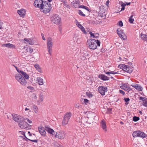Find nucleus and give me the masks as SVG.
<instances>
[{"label":"nucleus","mask_w":147,"mask_h":147,"mask_svg":"<svg viewBox=\"0 0 147 147\" xmlns=\"http://www.w3.org/2000/svg\"><path fill=\"white\" fill-rule=\"evenodd\" d=\"M95 117L96 114L94 113L89 112L87 117H82L81 119V121L84 125L90 127L93 125Z\"/></svg>","instance_id":"nucleus-1"},{"label":"nucleus","mask_w":147,"mask_h":147,"mask_svg":"<svg viewBox=\"0 0 147 147\" xmlns=\"http://www.w3.org/2000/svg\"><path fill=\"white\" fill-rule=\"evenodd\" d=\"M26 79L29 78V76L24 72L20 71V74H18L15 75V77L16 79L22 85H25L27 82L24 77Z\"/></svg>","instance_id":"nucleus-2"},{"label":"nucleus","mask_w":147,"mask_h":147,"mask_svg":"<svg viewBox=\"0 0 147 147\" xmlns=\"http://www.w3.org/2000/svg\"><path fill=\"white\" fill-rule=\"evenodd\" d=\"M87 43L88 47L89 49L94 50L98 46H100V43L98 40H97L96 42L95 39H92L88 40Z\"/></svg>","instance_id":"nucleus-3"},{"label":"nucleus","mask_w":147,"mask_h":147,"mask_svg":"<svg viewBox=\"0 0 147 147\" xmlns=\"http://www.w3.org/2000/svg\"><path fill=\"white\" fill-rule=\"evenodd\" d=\"M52 7L51 5L49 3L45 1L44 2L42 7H40V10L42 12L45 13H47L50 12L51 10Z\"/></svg>","instance_id":"nucleus-4"},{"label":"nucleus","mask_w":147,"mask_h":147,"mask_svg":"<svg viewBox=\"0 0 147 147\" xmlns=\"http://www.w3.org/2000/svg\"><path fill=\"white\" fill-rule=\"evenodd\" d=\"M71 115L72 114L71 112H67L65 113L63 117L62 122V124L63 126H65L68 124Z\"/></svg>","instance_id":"nucleus-5"},{"label":"nucleus","mask_w":147,"mask_h":147,"mask_svg":"<svg viewBox=\"0 0 147 147\" xmlns=\"http://www.w3.org/2000/svg\"><path fill=\"white\" fill-rule=\"evenodd\" d=\"M12 116L13 119L17 122L21 123L25 120L24 117L22 116L18 115L16 114H13Z\"/></svg>","instance_id":"nucleus-6"},{"label":"nucleus","mask_w":147,"mask_h":147,"mask_svg":"<svg viewBox=\"0 0 147 147\" xmlns=\"http://www.w3.org/2000/svg\"><path fill=\"white\" fill-rule=\"evenodd\" d=\"M53 45L52 39L50 37H48L47 39V46L48 51L50 55H51L52 48Z\"/></svg>","instance_id":"nucleus-7"},{"label":"nucleus","mask_w":147,"mask_h":147,"mask_svg":"<svg viewBox=\"0 0 147 147\" xmlns=\"http://www.w3.org/2000/svg\"><path fill=\"white\" fill-rule=\"evenodd\" d=\"M132 136L134 137H138L142 138L147 136V135L146 134L140 130L134 131L132 134Z\"/></svg>","instance_id":"nucleus-8"},{"label":"nucleus","mask_w":147,"mask_h":147,"mask_svg":"<svg viewBox=\"0 0 147 147\" xmlns=\"http://www.w3.org/2000/svg\"><path fill=\"white\" fill-rule=\"evenodd\" d=\"M51 20L54 23L59 24L60 22L61 18L58 15L54 14L53 15L51 18Z\"/></svg>","instance_id":"nucleus-9"},{"label":"nucleus","mask_w":147,"mask_h":147,"mask_svg":"<svg viewBox=\"0 0 147 147\" xmlns=\"http://www.w3.org/2000/svg\"><path fill=\"white\" fill-rule=\"evenodd\" d=\"M119 66L121 69L129 73H131L132 71V69L128 65H126L125 64H122L119 65Z\"/></svg>","instance_id":"nucleus-10"},{"label":"nucleus","mask_w":147,"mask_h":147,"mask_svg":"<svg viewBox=\"0 0 147 147\" xmlns=\"http://www.w3.org/2000/svg\"><path fill=\"white\" fill-rule=\"evenodd\" d=\"M117 32L120 37L124 40L127 39V36L123 31L119 28L117 30Z\"/></svg>","instance_id":"nucleus-11"},{"label":"nucleus","mask_w":147,"mask_h":147,"mask_svg":"<svg viewBox=\"0 0 147 147\" xmlns=\"http://www.w3.org/2000/svg\"><path fill=\"white\" fill-rule=\"evenodd\" d=\"M65 133L64 131L63 130L57 132H56L55 135L57 138L59 139H62L64 138L65 137Z\"/></svg>","instance_id":"nucleus-12"},{"label":"nucleus","mask_w":147,"mask_h":147,"mask_svg":"<svg viewBox=\"0 0 147 147\" xmlns=\"http://www.w3.org/2000/svg\"><path fill=\"white\" fill-rule=\"evenodd\" d=\"M45 1L43 0H36L34 2V5L36 7L40 8L42 7Z\"/></svg>","instance_id":"nucleus-13"},{"label":"nucleus","mask_w":147,"mask_h":147,"mask_svg":"<svg viewBox=\"0 0 147 147\" xmlns=\"http://www.w3.org/2000/svg\"><path fill=\"white\" fill-rule=\"evenodd\" d=\"M98 90L99 92L102 95L105 94V93L107 91V88L105 86H99L98 88Z\"/></svg>","instance_id":"nucleus-14"},{"label":"nucleus","mask_w":147,"mask_h":147,"mask_svg":"<svg viewBox=\"0 0 147 147\" xmlns=\"http://www.w3.org/2000/svg\"><path fill=\"white\" fill-rule=\"evenodd\" d=\"M19 126L21 128L23 129H26L28 128L29 124L26 122L24 121L21 123H19L18 124Z\"/></svg>","instance_id":"nucleus-15"},{"label":"nucleus","mask_w":147,"mask_h":147,"mask_svg":"<svg viewBox=\"0 0 147 147\" xmlns=\"http://www.w3.org/2000/svg\"><path fill=\"white\" fill-rule=\"evenodd\" d=\"M45 130L49 133L50 134L53 135H55V134L56 132L53 129L46 126H45Z\"/></svg>","instance_id":"nucleus-16"},{"label":"nucleus","mask_w":147,"mask_h":147,"mask_svg":"<svg viewBox=\"0 0 147 147\" xmlns=\"http://www.w3.org/2000/svg\"><path fill=\"white\" fill-rule=\"evenodd\" d=\"M38 130L40 134L43 136H45L46 135V132L45 131V128L43 127H38Z\"/></svg>","instance_id":"nucleus-17"},{"label":"nucleus","mask_w":147,"mask_h":147,"mask_svg":"<svg viewBox=\"0 0 147 147\" xmlns=\"http://www.w3.org/2000/svg\"><path fill=\"white\" fill-rule=\"evenodd\" d=\"M18 13L22 17H24L25 15V10L21 9L17 11Z\"/></svg>","instance_id":"nucleus-18"},{"label":"nucleus","mask_w":147,"mask_h":147,"mask_svg":"<svg viewBox=\"0 0 147 147\" xmlns=\"http://www.w3.org/2000/svg\"><path fill=\"white\" fill-rule=\"evenodd\" d=\"M131 86L138 91H141L142 90V87L141 86L138 85L137 84H134L132 85Z\"/></svg>","instance_id":"nucleus-19"},{"label":"nucleus","mask_w":147,"mask_h":147,"mask_svg":"<svg viewBox=\"0 0 147 147\" xmlns=\"http://www.w3.org/2000/svg\"><path fill=\"white\" fill-rule=\"evenodd\" d=\"M37 83L40 85H42L44 84V82L42 79L40 77H38L36 79Z\"/></svg>","instance_id":"nucleus-20"},{"label":"nucleus","mask_w":147,"mask_h":147,"mask_svg":"<svg viewBox=\"0 0 147 147\" xmlns=\"http://www.w3.org/2000/svg\"><path fill=\"white\" fill-rule=\"evenodd\" d=\"M98 77L103 80H109V77L103 74L99 75L98 76Z\"/></svg>","instance_id":"nucleus-21"},{"label":"nucleus","mask_w":147,"mask_h":147,"mask_svg":"<svg viewBox=\"0 0 147 147\" xmlns=\"http://www.w3.org/2000/svg\"><path fill=\"white\" fill-rule=\"evenodd\" d=\"M101 126L102 128L105 131H107L106 129V125L105 122L104 121H102L100 122Z\"/></svg>","instance_id":"nucleus-22"},{"label":"nucleus","mask_w":147,"mask_h":147,"mask_svg":"<svg viewBox=\"0 0 147 147\" xmlns=\"http://www.w3.org/2000/svg\"><path fill=\"white\" fill-rule=\"evenodd\" d=\"M34 67L39 72L42 73V70L40 67L39 65L38 64H36L34 65Z\"/></svg>","instance_id":"nucleus-23"},{"label":"nucleus","mask_w":147,"mask_h":147,"mask_svg":"<svg viewBox=\"0 0 147 147\" xmlns=\"http://www.w3.org/2000/svg\"><path fill=\"white\" fill-rule=\"evenodd\" d=\"M121 88L124 90H127L128 89V86L126 84H124L121 86Z\"/></svg>","instance_id":"nucleus-24"},{"label":"nucleus","mask_w":147,"mask_h":147,"mask_svg":"<svg viewBox=\"0 0 147 147\" xmlns=\"http://www.w3.org/2000/svg\"><path fill=\"white\" fill-rule=\"evenodd\" d=\"M105 74H108V75L109 76H110V74H118L117 72L114 71H111L110 72H106Z\"/></svg>","instance_id":"nucleus-25"},{"label":"nucleus","mask_w":147,"mask_h":147,"mask_svg":"<svg viewBox=\"0 0 147 147\" xmlns=\"http://www.w3.org/2000/svg\"><path fill=\"white\" fill-rule=\"evenodd\" d=\"M78 27L81 30L83 33L85 34H86V32L84 28L82 25H79Z\"/></svg>","instance_id":"nucleus-26"},{"label":"nucleus","mask_w":147,"mask_h":147,"mask_svg":"<svg viewBox=\"0 0 147 147\" xmlns=\"http://www.w3.org/2000/svg\"><path fill=\"white\" fill-rule=\"evenodd\" d=\"M79 8H84L86 10H87L88 11H90V9L88 7H87L83 5H80L79 7Z\"/></svg>","instance_id":"nucleus-27"},{"label":"nucleus","mask_w":147,"mask_h":147,"mask_svg":"<svg viewBox=\"0 0 147 147\" xmlns=\"http://www.w3.org/2000/svg\"><path fill=\"white\" fill-rule=\"evenodd\" d=\"M133 15H131L129 18L128 21L130 23H133V22L134 21V19L133 18Z\"/></svg>","instance_id":"nucleus-28"},{"label":"nucleus","mask_w":147,"mask_h":147,"mask_svg":"<svg viewBox=\"0 0 147 147\" xmlns=\"http://www.w3.org/2000/svg\"><path fill=\"white\" fill-rule=\"evenodd\" d=\"M141 38L143 40L146 41L147 40V35L146 34H141Z\"/></svg>","instance_id":"nucleus-29"},{"label":"nucleus","mask_w":147,"mask_h":147,"mask_svg":"<svg viewBox=\"0 0 147 147\" xmlns=\"http://www.w3.org/2000/svg\"><path fill=\"white\" fill-rule=\"evenodd\" d=\"M32 109L34 111V112L36 113H37L38 109V107L37 106L35 105H34L33 106Z\"/></svg>","instance_id":"nucleus-30"},{"label":"nucleus","mask_w":147,"mask_h":147,"mask_svg":"<svg viewBox=\"0 0 147 147\" xmlns=\"http://www.w3.org/2000/svg\"><path fill=\"white\" fill-rule=\"evenodd\" d=\"M43 98H44L43 95L42 93L40 94V95H39L40 100H39V101H38V102H40H40H42L43 100Z\"/></svg>","instance_id":"nucleus-31"},{"label":"nucleus","mask_w":147,"mask_h":147,"mask_svg":"<svg viewBox=\"0 0 147 147\" xmlns=\"http://www.w3.org/2000/svg\"><path fill=\"white\" fill-rule=\"evenodd\" d=\"M53 146L54 147H63L59 144L56 142H54L53 143Z\"/></svg>","instance_id":"nucleus-32"},{"label":"nucleus","mask_w":147,"mask_h":147,"mask_svg":"<svg viewBox=\"0 0 147 147\" xmlns=\"http://www.w3.org/2000/svg\"><path fill=\"white\" fill-rule=\"evenodd\" d=\"M140 119V118L138 117L134 116L133 117V120L134 121L136 122Z\"/></svg>","instance_id":"nucleus-33"},{"label":"nucleus","mask_w":147,"mask_h":147,"mask_svg":"<svg viewBox=\"0 0 147 147\" xmlns=\"http://www.w3.org/2000/svg\"><path fill=\"white\" fill-rule=\"evenodd\" d=\"M126 4H125L123 3H122L121 4V6L122 7L120 11L123 10L125 9V6L126 5Z\"/></svg>","instance_id":"nucleus-34"},{"label":"nucleus","mask_w":147,"mask_h":147,"mask_svg":"<svg viewBox=\"0 0 147 147\" xmlns=\"http://www.w3.org/2000/svg\"><path fill=\"white\" fill-rule=\"evenodd\" d=\"M78 13L79 15L83 16L84 17L85 16V15L84 14L83 12L80 10L78 11Z\"/></svg>","instance_id":"nucleus-35"},{"label":"nucleus","mask_w":147,"mask_h":147,"mask_svg":"<svg viewBox=\"0 0 147 147\" xmlns=\"http://www.w3.org/2000/svg\"><path fill=\"white\" fill-rule=\"evenodd\" d=\"M75 106L76 108L80 109L81 108V105L78 103H77L75 104Z\"/></svg>","instance_id":"nucleus-36"},{"label":"nucleus","mask_w":147,"mask_h":147,"mask_svg":"<svg viewBox=\"0 0 147 147\" xmlns=\"http://www.w3.org/2000/svg\"><path fill=\"white\" fill-rule=\"evenodd\" d=\"M117 25L121 27L123 26V23L122 21H119L117 23Z\"/></svg>","instance_id":"nucleus-37"},{"label":"nucleus","mask_w":147,"mask_h":147,"mask_svg":"<svg viewBox=\"0 0 147 147\" xmlns=\"http://www.w3.org/2000/svg\"><path fill=\"white\" fill-rule=\"evenodd\" d=\"M27 44H29L30 45H32L34 44V42L32 41L30 39L29 41L28 42V43H26Z\"/></svg>","instance_id":"nucleus-38"},{"label":"nucleus","mask_w":147,"mask_h":147,"mask_svg":"<svg viewBox=\"0 0 147 147\" xmlns=\"http://www.w3.org/2000/svg\"><path fill=\"white\" fill-rule=\"evenodd\" d=\"M10 46V43H7L4 44L3 45V47H7L9 48Z\"/></svg>","instance_id":"nucleus-39"},{"label":"nucleus","mask_w":147,"mask_h":147,"mask_svg":"<svg viewBox=\"0 0 147 147\" xmlns=\"http://www.w3.org/2000/svg\"><path fill=\"white\" fill-rule=\"evenodd\" d=\"M143 105L145 107H147V98L144 100Z\"/></svg>","instance_id":"nucleus-40"},{"label":"nucleus","mask_w":147,"mask_h":147,"mask_svg":"<svg viewBox=\"0 0 147 147\" xmlns=\"http://www.w3.org/2000/svg\"><path fill=\"white\" fill-rule=\"evenodd\" d=\"M87 96H88L89 98H91L92 96V94L90 93L89 92H87Z\"/></svg>","instance_id":"nucleus-41"},{"label":"nucleus","mask_w":147,"mask_h":147,"mask_svg":"<svg viewBox=\"0 0 147 147\" xmlns=\"http://www.w3.org/2000/svg\"><path fill=\"white\" fill-rule=\"evenodd\" d=\"M60 1L63 3H64L65 4V5L66 6H67L68 5L66 3V0H60Z\"/></svg>","instance_id":"nucleus-42"},{"label":"nucleus","mask_w":147,"mask_h":147,"mask_svg":"<svg viewBox=\"0 0 147 147\" xmlns=\"http://www.w3.org/2000/svg\"><path fill=\"white\" fill-rule=\"evenodd\" d=\"M125 102H127L129 100V98H125L124 99ZM128 104V102H126V104Z\"/></svg>","instance_id":"nucleus-43"},{"label":"nucleus","mask_w":147,"mask_h":147,"mask_svg":"<svg viewBox=\"0 0 147 147\" xmlns=\"http://www.w3.org/2000/svg\"><path fill=\"white\" fill-rule=\"evenodd\" d=\"M24 136H25V137L28 140H29L30 141H32V142H38V140H32L29 139H28V138H27L26 137V136H25V135H24Z\"/></svg>","instance_id":"nucleus-44"},{"label":"nucleus","mask_w":147,"mask_h":147,"mask_svg":"<svg viewBox=\"0 0 147 147\" xmlns=\"http://www.w3.org/2000/svg\"><path fill=\"white\" fill-rule=\"evenodd\" d=\"M87 96V92H86V93H82V94H81V96L82 97H86V96Z\"/></svg>","instance_id":"nucleus-45"},{"label":"nucleus","mask_w":147,"mask_h":147,"mask_svg":"<svg viewBox=\"0 0 147 147\" xmlns=\"http://www.w3.org/2000/svg\"><path fill=\"white\" fill-rule=\"evenodd\" d=\"M146 99H147V98H143V97H140V100H142V101H143V104L144 103V100H145Z\"/></svg>","instance_id":"nucleus-46"},{"label":"nucleus","mask_w":147,"mask_h":147,"mask_svg":"<svg viewBox=\"0 0 147 147\" xmlns=\"http://www.w3.org/2000/svg\"><path fill=\"white\" fill-rule=\"evenodd\" d=\"M89 33L90 34V37L92 38H94V36L95 35H94V34L92 32H90Z\"/></svg>","instance_id":"nucleus-47"},{"label":"nucleus","mask_w":147,"mask_h":147,"mask_svg":"<svg viewBox=\"0 0 147 147\" xmlns=\"http://www.w3.org/2000/svg\"><path fill=\"white\" fill-rule=\"evenodd\" d=\"M25 120H26L27 121L30 123H32V121L28 118H26L25 119Z\"/></svg>","instance_id":"nucleus-48"},{"label":"nucleus","mask_w":147,"mask_h":147,"mask_svg":"<svg viewBox=\"0 0 147 147\" xmlns=\"http://www.w3.org/2000/svg\"><path fill=\"white\" fill-rule=\"evenodd\" d=\"M15 47V46L14 45L10 44V46L9 48H14Z\"/></svg>","instance_id":"nucleus-49"},{"label":"nucleus","mask_w":147,"mask_h":147,"mask_svg":"<svg viewBox=\"0 0 147 147\" xmlns=\"http://www.w3.org/2000/svg\"><path fill=\"white\" fill-rule=\"evenodd\" d=\"M84 102L86 104H87V103H88V100L86 99H84Z\"/></svg>","instance_id":"nucleus-50"},{"label":"nucleus","mask_w":147,"mask_h":147,"mask_svg":"<svg viewBox=\"0 0 147 147\" xmlns=\"http://www.w3.org/2000/svg\"><path fill=\"white\" fill-rule=\"evenodd\" d=\"M119 92L120 93H121V94H123V95H124L125 94V92L121 90H119Z\"/></svg>","instance_id":"nucleus-51"},{"label":"nucleus","mask_w":147,"mask_h":147,"mask_svg":"<svg viewBox=\"0 0 147 147\" xmlns=\"http://www.w3.org/2000/svg\"><path fill=\"white\" fill-rule=\"evenodd\" d=\"M27 88L30 90H33L34 89V88L32 87L31 86H28L27 87Z\"/></svg>","instance_id":"nucleus-52"},{"label":"nucleus","mask_w":147,"mask_h":147,"mask_svg":"<svg viewBox=\"0 0 147 147\" xmlns=\"http://www.w3.org/2000/svg\"><path fill=\"white\" fill-rule=\"evenodd\" d=\"M29 39H30L25 38L24 39V40L26 41V42H25V43H28V42L29 41Z\"/></svg>","instance_id":"nucleus-53"},{"label":"nucleus","mask_w":147,"mask_h":147,"mask_svg":"<svg viewBox=\"0 0 147 147\" xmlns=\"http://www.w3.org/2000/svg\"><path fill=\"white\" fill-rule=\"evenodd\" d=\"M41 35L42 36V39L44 40H45V37H44V35L43 34H41Z\"/></svg>","instance_id":"nucleus-54"},{"label":"nucleus","mask_w":147,"mask_h":147,"mask_svg":"<svg viewBox=\"0 0 147 147\" xmlns=\"http://www.w3.org/2000/svg\"><path fill=\"white\" fill-rule=\"evenodd\" d=\"M76 24L77 25V26L79 27V25H81V24H80L78 21H77L76 23Z\"/></svg>","instance_id":"nucleus-55"},{"label":"nucleus","mask_w":147,"mask_h":147,"mask_svg":"<svg viewBox=\"0 0 147 147\" xmlns=\"http://www.w3.org/2000/svg\"><path fill=\"white\" fill-rule=\"evenodd\" d=\"M25 111H29L28 112H31V111L30 110V109H29V108H26L25 109Z\"/></svg>","instance_id":"nucleus-56"},{"label":"nucleus","mask_w":147,"mask_h":147,"mask_svg":"<svg viewBox=\"0 0 147 147\" xmlns=\"http://www.w3.org/2000/svg\"><path fill=\"white\" fill-rule=\"evenodd\" d=\"M3 24V23L0 21V29L1 28V27Z\"/></svg>","instance_id":"nucleus-57"},{"label":"nucleus","mask_w":147,"mask_h":147,"mask_svg":"<svg viewBox=\"0 0 147 147\" xmlns=\"http://www.w3.org/2000/svg\"><path fill=\"white\" fill-rule=\"evenodd\" d=\"M29 52L30 53H32V52H33V50L32 49H31L30 48H29Z\"/></svg>","instance_id":"nucleus-58"},{"label":"nucleus","mask_w":147,"mask_h":147,"mask_svg":"<svg viewBox=\"0 0 147 147\" xmlns=\"http://www.w3.org/2000/svg\"><path fill=\"white\" fill-rule=\"evenodd\" d=\"M15 67L16 68V69L17 70V71L20 73V71H19V69H18V67H16V66H15Z\"/></svg>","instance_id":"nucleus-59"},{"label":"nucleus","mask_w":147,"mask_h":147,"mask_svg":"<svg viewBox=\"0 0 147 147\" xmlns=\"http://www.w3.org/2000/svg\"><path fill=\"white\" fill-rule=\"evenodd\" d=\"M97 35H96V36L95 35L94 36V38H97L98 37V34Z\"/></svg>","instance_id":"nucleus-60"},{"label":"nucleus","mask_w":147,"mask_h":147,"mask_svg":"<svg viewBox=\"0 0 147 147\" xmlns=\"http://www.w3.org/2000/svg\"><path fill=\"white\" fill-rule=\"evenodd\" d=\"M46 90V88H42V91H44V92H45Z\"/></svg>","instance_id":"nucleus-61"},{"label":"nucleus","mask_w":147,"mask_h":147,"mask_svg":"<svg viewBox=\"0 0 147 147\" xmlns=\"http://www.w3.org/2000/svg\"><path fill=\"white\" fill-rule=\"evenodd\" d=\"M34 98L35 99H36L37 98V97L36 96V95H35V96H34Z\"/></svg>","instance_id":"nucleus-62"},{"label":"nucleus","mask_w":147,"mask_h":147,"mask_svg":"<svg viewBox=\"0 0 147 147\" xmlns=\"http://www.w3.org/2000/svg\"><path fill=\"white\" fill-rule=\"evenodd\" d=\"M28 133L29 134V136H31V134H30V131H28Z\"/></svg>","instance_id":"nucleus-63"},{"label":"nucleus","mask_w":147,"mask_h":147,"mask_svg":"<svg viewBox=\"0 0 147 147\" xmlns=\"http://www.w3.org/2000/svg\"><path fill=\"white\" fill-rule=\"evenodd\" d=\"M120 123L121 124H123V123L122 122V121L120 122Z\"/></svg>","instance_id":"nucleus-64"}]
</instances>
